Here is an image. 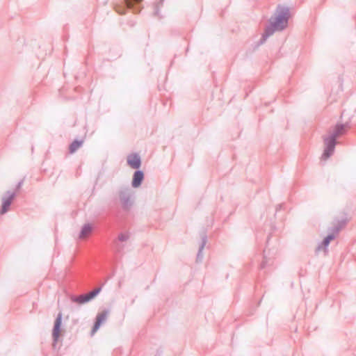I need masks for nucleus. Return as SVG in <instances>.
<instances>
[{
	"label": "nucleus",
	"mask_w": 356,
	"mask_h": 356,
	"mask_svg": "<svg viewBox=\"0 0 356 356\" xmlns=\"http://www.w3.org/2000/svg\"><path fill=\"white\" fill-rule=\"evenodd\" d=\"M323 142L325 149L321 155V159L327 160L334 154L337 141V139L330 134L323 138Z\"/></svg>",
	"instance_id": "obj_4"
},
{
	"label": "nucleus",
	"mask_w": 356,
	"mask_h": 356,
	"mask_svg": "<svg viewBox=\"0 0 356 356\" xmlns=\"http://www.w3.org/2000/svg\"><path fill=\"white\" fill-rule=\"evenodd\" d=\"M350 127V123L348 122H346V123H337L334 126V130L331 135L337 139V138L339 136L346 134L348 129Z\"/></svg>",
	"instance_id": "obj_10"
},
{
	"label": "nucleus",
	"mask_w": 356,
	"mask_h": 356,
	"mask_svg": "<svg viewBox=\"0 0 356 356\" xmlns=\"http://www.w3.org/2000/svg\"><path fill=\"white\" fill-rule=\"evenodd\" d=\"M144 180V172L140 170H136L133 175L131 186L134 188H138Z\"/></svg>",
	"instance_id": "obj_12"
},
{
	"label": "nucleus",
	"mask_w": 356,
	"mask_h": 356,
	"mask_svg": "<svg viewBox=\"0 0 356 356\" xmlns=\"http://www.w3.org/2000/svg\"><path fill=\"white\" fill-rule=\"evenodd\" d=\"M163 1H159L154 4V15L155 16H159V8L163 6Z\"/></svg>",
	"instance_id": "obj_17"
},
{
	"label": "nucleus",
	"mask_w": 356,
	"mask_h": 356,
	"mask_svg": "<svg viewBox=\"0 0 356 356\" xmlns=\"http://www.w3.org/2000/svg\"><path fill=\"white\" fill-rule=\"evenodd\" d=\"M291 8L283 4H278L273 15L269 19V24L266 26L261 38L258 42L262 44L266 39L272 35L275 31H282L289 26V21L291 17Z\"/></svg>",
	"instance_id": "obj_1"
},
{
	"label": "nucleus",
	"mask_w": 356,
	"mask_h": 356,
	"mask_svg": "<svg viewBox=\"0 0 356 356\" xmlns=\"http://www.w3.org/2000/svg\"><path fill=\"white\" fill-rule=\"evenodd\" d=\"M348 221L346 213H343V216L340 218L338 217L334 218L332 222L333 226L328 229L329 233L324 238L330 243L336 238L339 232L345 227Z\"/></svg>",
	"instance_id": "obj_2"
},
{
	"label": "nucleus",
	"mask_w": 356,
	"mask_h": 356,
	"mask_svg": "<svg viewBox=\"0 0 356 356\" xmlns=\"http://www.w3.org/2000/svg\"><path fill=\"white\" fill-rule=\"evenodd\" d=\"M108 314V309H104L101 313L97 314L91 329V334H94L99 329L100 326L106 321Z\"/></svg>",
	"instance_id": "obj_9"
},
{
	"label": "nucleus",
	"mask_w": 356,
	"mask_h": 356,
	"mask_svg": "<svg viewBox=\"0 0 356 356\" xmlns=\"http://www.w3.org/2000/svg\"><path fill=\"white\" fill-rule=\"evenodd\" d=\"M129 238V234L128 233H127V234L120 233V234L118 235V239L120 241H121V242L126 241H127Z\"/></svg>",
	"instance_id": "obj_18"
},
{
	"label": "nucleus",
	"mask_w": 356,
	"mask_h": 356,
	"mask_svg": "<svg viewBox=\"0 0 356 356\" xmlns=\"http://www.w3.org/2000/svg\"><path fill=\"white\" fill-rule=\"evenodd\" d=\"M23 183H24V179L20 180V181L17 184V185H16V186H15V191H14V192H15V193H16V191H18L21 188V187L22 186Z\"/></svg>",
	"instance_id": "obj_20"
},
{
	"label": "nucleus",
	"mask_w": 356,
	"mask_h": 356,
	"mask_svg": "<svg viewBox=\"0 0 356 356\" xmlns=\"http://www.w3.org/2000/svg\"><path fill=\"white\" fill-rule=\"evenodd\" d=\"M119 197L123 210L128 211L130 209L133 204V201L131 200V195L129 188H124L120 190Z\"/></svg>",
	"instance_id": "obj_6"
},
{
	"label": "nucleus",
	"mask_w": 356,
	"mask_h": 356,
	"mask_svg": "<svg viewBox=\"0 0 356 356\" xmlns=\"http://www.w3.org/2000/svg\"><path fill=\"white\" fill-rule=\"evenodd\" d=\"M282 207V204H278L277 207H276V211H278L280 209H281Z\"/></svg>",
	"instance_id": "obj_21"
},
{
	"label": "nucleus",
	"mask_w": 356,
	"mask_h": 356,
	"mask_svg": "<svg viewBox=\"0 0 356 356\" xmlns=\"http://www.w3.org/2000/svg\"><path fill=\"white\" fill-rule=\"evenodd\" d=\"M330 242H328L325 238H323V240L321 242V243L318 244V245L316 247L315 252L317 254L319 251L323 250L325 254H327L328 252V246L330 245Z\"/></svg>",
	"instance_id": "obj_16"
},
{
	"label": "nucleus",
	"mask_w": 356,
	"mask_h": 356,
	"mask_svg": "<svg viewBox=\"0 0 356 356\" xmlns=\"http://www.w3.org/2000/svg\"><path fill=\"white\" fill-rule=\"evenodd\" d=\"M62 318L63 314L62 312H59L54 321V327L52 329V339H53V346H55L58 341V339L60 336L61 333V326H62Z\"/></svg>",
	"instance_id": "obj_7"
},
{
	"label": "nucleus",
	"mask_w": 356,
	"mask_h": 356,
	"mask_svg": "<svg viewBox=\"0 0 356 356\" xmlns=\"http://www.w3.org/2000/svg\"><path fill=\"white\" fill-rule=\"evenodd\" d=\"M93 230V226L90 223L84 224L81 229L79 233V238H84L88 236Z\"/></svg>",
	"instance_id": "obj_14"
},
{
	"label": "nucleus",
	"mask_w": 356,
	"mask_h": 356,
	"mask_svg": "<svg viewBox=\"0 0 356 356\" xmlns=\"http://www.w3.org/2000/svg\"><path fill=\"white\" fill-rule=\"evenodd\" d=\"M201 236V243L199 247V250L197 254L196 261L197 262H200L202 261L203 255H202V251L207 244V234L206 231H202V232L200 234Z\"/></svg>",
	"instance_id": "obj_13"
},
{
	"label": "nucleus",
	"mask_w": 356,
	"mask_h": 356,
	"mask_svg": "<svg viewBox=\"0 0 356 356\" xmlns=\"http://www.w3.org/2000/svg\"><path fill=\"white\" fill-rule=\"evenodd\" d=\"M83 143V140H74L69 145V152L70 154L74 153L79 147L82 146Z\"/></svg>",
	"instance_id": "obj_15"
},
{
	"label": "nucleus",
	"mask_w": 356,
	"mask_h": 356,
	"mask_svg": "<svg viewBox=\"0 0 356 356\" xmlns=\"http://www.w3.org/2000/svg\"><path fill=\"white\" fill-rule=\"evenodd\" d=\"M127 164L133 169L138 170L141 166V158L138 153H132L127 156Z\"/></svg>",
	"instance_id": "obj_11"
},
{
	"label": "nucleus",
	"mask_w": 356,
	"mask_h": 356,
	"mask_svg": "<svg viewBox=\"0 0 356 356\" xmlns=\"http://www.w3.org/2000/svg\"><path fill=\"white\" fill-rule=\"evenodd\" d=\"M102 291V286H99L92 290L91 291L81 294L79 296H71L70 300L72 302L78 303V304H85L92 299H94Z\"/></svg>",
	"instance_id": "obj_5"
},
{
	"label": "nucleus",
	"mask_w": 356,
	"mask_h": 356,
	"mask_svg": "<svg viewBox=\"0 0 356 356\" xmlns=\"http://www.w3.org/2000/svg\"><path fill=\"white\" fill-rule=\"evenodd\" d=\"M15 196V192H11L10 191H6L5 195L2 197V204L0 210V214H4L8 211Z\"/></svg>",
	"instance_id": "obj_8"
},
{
	"label": "nucleus",
	"mask_w": 356,
	"mask_h": 356,
	"mask_svg": "<svg viewBox=\"0 0 356 356\" xmlns=\"http://www.w3.org/2000/svg\"><path fill=\"white\" fill-rule=\"evenodd\" d=\"M162 353L161 350H157L156 354L155 356H159Z\"/></svg>",
	"instance_id": "obj_22"
},
{
	"label": "nucleus",
	"mask_w": 356,
	"mask_h": 356,
	"mask_svg": "<svg viewBox=\"0 0 356 356\" xmlns=\"http://www.w3.org/2000/svg\"><path fill=\"white\" fill-rule=\"evenodd\" d=\"M141 1H117L113 4L116 12L120 15L125 14L127 10H131L133 13H138L140 10V3Z\"/></svg>",
	"instance_id": "obj_3"
},
{
	"label": "nucleus",
	"mask_w": 356,
	"mask_h": 356,
	"mask_svg": "<svg viewBox=\"0 0 356 356\" xmlns=\"http://www.w3.org/2000/svg\"><path fill=\"white\" fill-rule=\"evenodd\" d=\"M268 262V259L266 256H264L263 260L259 266L260 269L265 268L266 266H267Z\"/></svg>",
	"instance_id": "obj_19"
}]
</instances>
